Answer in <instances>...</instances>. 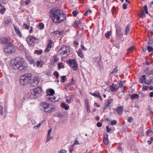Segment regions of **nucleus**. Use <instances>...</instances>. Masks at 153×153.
Instances as JSON below:
<instances>
[{
    "label": "nucleus",
    "instance_id": "nucleus-1",
    "mask_svg": "<svg viewBox=\"0 0 153 153\" xmlns=\"http://www.w3.org/2000/svg\"><path fill=\"white\" fill-rule=\"evenodd\" d=\"M50 15L53 22L55 23H62L66 19V15L60 10L52 9L50 11Z\"/></svg>",
    "mask_w": 153,
    "mask_h": 153
},
{
    "label": "nucleus",
    "instance_id": "nucleus-2",
    "mask_svg": "<svg viewBox=\"0 0 153 153\" xmlns=\"http://www.w3.org/2000/svg\"><path fill=\"white\" fill-rule=\"evenodd\" d=\"M42 89L41 87H38L34 89H32L31 91V94L30 97L31 98L36 99L41 95Z\"/></svg>",
    "mask_w": 153,
    "mask_h": 153
},
{
    "label": "nucleus",
    "instance_id": "nucleus-3",
    "mask_svg": "<svg viewBox=\"0 0 153 153\" xmlns=\"http://www.w3.org/2000/svg\"><path fill=\"white\" fill-rule=\"evenodd\" d=\"M41 111L47 113H51L53 112V110L55 109L53 106L47 103L43 102L41 104Z\"/></svg>",
    "mask_w": 153,
    "mask_h": 153
},
{
    "label": "nucleus",
    "instance_id": "nucleus-4",
    "mask_svg": "<svg viewBox=\"0 0 153 153\" xmlns=\"http://www.w3.org/2000/svg\"><path fill=\"white\" fill-rule=\"evenodd\" d=\"M32 75L30 74H28L22 75L20 78V83L22 85H24L29 82L31 80Z\"/></svg>",
    "mask_w": 153,
    "mask_h": 153
},
{
    "label": "nucleus",
    "instance_id": "nucleus-5",
    "mask_svg": "<svg viewBox=\"0 0 153 153\" xmlns=\"http://www.w3.org/2000/svg\"><path fill=\"white\" fill-rule=\"evenodd\" d=\"M19 57H16L14 59H12L10 62V65L13 66V68L15 70L19 71Z\"/></svg>",
    "mask_w": 153,
    "mask_h": 153
},
{
    "label": "nucleus",
    "instance_id": "nucleus-6",
    "mask_svg": "<svg viewBox=\"0 0 153 153\" xmlns=\"http://www.w3.org/2000/svg\"><path fill=\"white\" fill-rule=\"evenodd\" d=\"M5 52L8 54H11L15 52V50L11 42V44L6 45L4 48Z\"/></svg>",
    "mask_w": 153,
    "mask_h": 153
},
{
    "label": "nucleus",
    "instance_id": "nucleus-7",
    "mask_svg": "<svg viewBox=\"0 0 153 153\" xmlns=\"http://www.w3.org/2000/svg\"><path fill=\"white\" fill-rule=\"evenodd\" d=\"M20 71H24L27 70V65L24 62V59L20 57Z\"/></svg>",
    "mask_w": 153,
    "mask_h": 153
},
{
    "label": "nucleus",
    "instance_id": "nucleus-8",
    "mask_svg": "<svg viewBox=\"0 0 153 153\" xmlns=\"http://www.w3.org/2000/svg\"><path fill=\"white\" fill-rule=\"evenodd\" d=\"M59 55H66L67 56L69 53V48L65 46H63L58 51Z\"/></svg>",
    "mask_w": 153,
    "mask_h": 153
},
{
    "label": "nucleus",
    "instance_id": "nucleus-9",
    "mask_svg": "<svg viewBox=\"0 0 153 153\" xmlns=\"http://www.w3.org/2000/svg\"><path fill=\"white\" fill-rule=\"evenodd\" d=\"M38 79V78L37 77H36L33 80L31 79V80L29 83H30V85L32 86H37L38 85L39 83V81Z\"/></svg>",
    "mask_w": 153,
    "mask_h": 153
},
{
    "label": "nucleus",
    "instance_id": "nucleus-10",
    "mask_svg": "<svg viewBox=\"0 0 153 153\" xmlns=\"http://www.w3.org/2000/svg\"><path fill=\"white\" fill-rule=\"evenodd\" d=\"M36 40V39L34 37L30 36L27 37L26 40L27 43L31 45Z\"/></svg>",
    "mask_w": 153,
    "mask_h": 153
},
{
    "label": "nucleus",
    "instance_id": "nucleus-11",
    "mask_svg": "<svg viewBox=\"0 0 153 153\" xmlns=\"http://www.w3.org/2000/svg\"><path fill=\"white\" fill-rule=\"evenodd\" d=\"M0 42L3 44L6 45H7L11 44V42L6 38H1L0 39Z\"/></svg>",
    "mask_w": 153,
    "mask_h": 153
},
{
    "label": "nucleus",
    "instance_id": "nucleus-12",
    "mask_svg": "<svg viewBox=\"0 0 153 153\" xmlns=\"http://www.w3.org/2000/svg\"><path fill=\"white\" fill-rule=\"evenodd\" d=\"M116 35L118 36H122L123 33L121 31V28L120 26L117 25H116Z\"/></svg>",
    "mask_w": 153,
    "mask_h": 153
},
{
    "label": "nucleus",
    "instance_id": "nucleus-13",
    "mask_svg": "<svg viewBox=\"0 0 153 153\" xmlns=\"http://www.w3.org/2000/svg\"><path fill=\"white\" fill-rule=\"evenodd\" d=\"M47 96H53L55 93L54 91L52 89H49L46 91Z\"/></svg>",
    "mask_w": 153,
    "mask_h": 153
},
{
    "label": "nucleus",
    "instance_id": "nucleus-14",
    "mask_svg": "<svg viewBox=\"0 0 153 153\" xmlns=\"http://www.w3.org/2000/svg\"><path fill=\"white\" fill-rule=\"evenodd\" d=\"M119 88L118 85L117 84L114 85L113 84L111 88L110 89L112 92H114L117 91Z\"/></svg>",
    "mask_w": 153,
    "mask_h": 153
},
{
    "label": "nucleus",
    "instance_id": "nucleus-15",
    "mask_svg": "<svg viewBox=\"0 0 153 153\" xmlns=\"http://www.w3.org/2000/svg\"><path fill=\"white\" fill-rule=\"evenodd\" d=\"M108 135L107 134H104L103 135V142L105 145L108 143Z\"/></svg>",
    "mask_w": 153,
    "mask_h": 153
},
{
    "label": "nucleus",
    "instance_id": "nucleus-16",
    "mask_svg": "<svg viewBox=\"0 0 153 153\" xmlns=\"http://www.w3.org/2000/svg\"><path fill=\"white\" fill-rule=\"evenodd\" d=\"M123 106H120L116 109V111L119 114H121L122 113L123 111Z\"/></svg>",
    "mask_w": 153,
    "mask_h": 153
},
{
    "label": "nucleus",
    "instance_id": "nucleus-17",
    "mask_svg": "<svg viewBox=\"0 0 153 153\" xmlns=\"http://www.w3.org/2000/svg\"><path fill=\"white\" fill-rule=\"evenodd\" d=\"M61 107L63 108H65L66 110H68L69 108V106L68 105V104H66L64 102L62 103Z\"/></svg>",
    "mask_w": 153,
    "mask_h": 153
},
{
    "label": "nucleus",
    "instance_id": "nucleus-18",
    "mask_svg": "<svg viewBox=\"0 0 153 153\" xmlns=\"http://www.w3.org/2000/svg\"><path fill=\"white\" fill-rule=\"evenodd\" d=\"M77 53L78 54V56L81 58H83L84 57V55L83 54L81 49H79L78 51L77 52Z\"/></svg>",
    "mask_w": 153,
    "mask_h": 153
},
{
    "label": "nucleus",
    "instance_id": "nucleus-19",
    "mask_svg": "<svg viewBox=\"0 0 153 153\" xmlns=\"http://www.w3.org/2000/svg\"><path fill=\"white\" fill-rule=\"evenodd\" d=\"M152 79L153 78L152 77H150L149 79H147L146 80V81H144L145 84L147 85H149L152 82Z\"/></svg>",
    "mask_w": 153,
    "mask_h": 153
},
{
    "label": "nucleus",
    "instance_id": "nucleus-20",
    "mask_svg": "<svg viewBox=\"0 0 153 153\" xmlns=\"http://www.w3.org/2000/svg\"><path fill=\"white\" fill-rule=\"evenodd\" d=\"M76 62V61L75 59L72 60H69L68 61V63L70 66H72V65H73V64H75V62Z\"/></svg>",
    "mask_w": 153,
    "mask_h": 153
},
{
    "label": "nucleus",
    "instance_id": "nucleus-21",
    "mask_svg": "<svg viewBox=\"0 0 153 153\" xmlns=\"http://www.w3.org/2000/svg\"><path fill=\"white\" fill-rule=\"evenodd\" d=\"M15 31L16 33L19 36V29L18 26L16 25L15 24L13 25Z\"/></svg>",
    "mask_w": 153,
    "mask_h": 153
},
{
    "label": "nucleus",
    "instance_id": "nucleus-22",
    "mask_svg": "<svg viewBox=\"0 0 153 153\" xmlns=\"http://www.w3.org/2000/svg\"><path fill=\"white\" fill-rule=\"evenodd\" d=\"M11 19L9 17H7L4 19V23L5 24H7L11 21Z\"/></svg>",
    "mask_w": 153,
    "mask_h": 153
},
{
    "label": "nucleus",
    "instance_id": "nucleus-23",
    "mask_svg": "<svg viewBox=\"0 0 153 153\" xmlns=\"http://www.w3.org/2000/svg\"><path fill=\"white\" fill-rule=\"evenodd\" d=\"M129 30H130L129 25H127V26L126 28V29L125 30V34L126 35H127Z\"/></svg>",
    "mask_w": 153,
    "mask_h": 153
},
{
    "label": "nucleus",
    "instance_id": "nucleus-24",
    "mask_svg": "<svg viewBox=\"0 0 153 153\" xmlns=\"http://www.w3.org/2000/svg\"><path fill=\"white\" fill-rule=\"evenodd\" d=\"M90 94H91L93 96L98 97L99 96V95H100V94L98 91L95 92L94 93H91V92L90 93Z\"/></svg>",
    "mask_w": 153,
    "mask_h": 153
},
{
    "label": "nucleus",
    "instance_id": "nucleus-25",
    "mask_svg": "<svg viewBox=\"0 0 153 153\" xmlns=\"http://www.w3.org/2000/svg\"><path fill=\"white\" fill-rule=\"evenodd\" d=\"M130 97L132 100H134L136 98H138L139 97V96L137 94H134L131 95Z\"/></svg>",
    "mask_w": 153,
    "mask_h": 153
},
{
    "label": "nucleus",
    "instance_id": "nucleus-26",
    "mask_svg": "<svg viewBox=\"0 0 153 153\" xmlns=\"http://www.w3.org/2000/svg\"><path fill=\"white\" fill-rule=\"evenodd\" d=\"M72 68L75 70H77L78 66L77 64L76 63V62H75V64H74L73 65H72V66H71Z\"/></svg>",
    "mask_w": 153,
    "mask_h": 153
},
{
    "label": "nucleus",
    "instance_id": "nucleus-27",
    "mask_svg": "<svg viewBox=\"0 0 153 153\" xmlns=\"http://www.w3.org/2000/svg\"><path fill=\"white\" fill-rule=\"evenodd\" d=\"M58 68L59 70L61 68H64V66L62 65V63L59 62L58 63Z\"/></svg>",
    "mask_w": 153,
    "mask_h": 153
},
{
    "label": "nucleus",
    "instance_id": "nucleus-28",
    "mask_svg": "<svg viewBox=\"0 0 153 153\" xmlns=\"http://www.w3.org/2000/svg\"><path fill=\"white\" fill-rule=\"evenodd\" d=\"M38 26L40 29H42L44 27V25L43 23H40L38 25Z\"/></svg>",
    "mask_w": 153,
    "mask_h": 153
},
{
    "label": "nucleus",
    "instance_id": "nucleus-29",
    "mask_svg": "<svg viewBox=\"0 0 153 153\" xmlns=\"http://www.w3.org/2000/svg\"><path fill=\"white\" fill-rule=\"evenodd\" d=\"M62 79L61 80V82H65L67 80V78H66V76H63L61 77Z\"/></svg>",
    "mask_w": 153,
    "mask_h": 153
},
{
    "label": "nucleus",
    "instance_id": "nucleus-30",
    "mask_svg": "<svg viewBox=\"0 0 153 153\" xmlns=\"http://www.w3.org/2000/svg\"><path fill=\"white\" fill-rule=\"evenodd\" d=\"M48 42L49 43L47 45V46L51 48L52 46V44L53 43V42L51 40H49Z\"/></svg>",
    "mask_w": 153,
    "mask_h": 153
},
{
    "label": "nucleus",
    "instance_id": "nucleus-31",
    "mask_svg": "<svg viewBox=\"0 0 153 153\" xmlns=\"http://www.w3.org/2000/svg\"><path fill=\"white\" fill-rule=\"evenodd\" d=\"M43 121H42L41 122H40L38 125L36 126H34V128L35 129H37L39 128L40 126L42 125L43 123Z\"/></svg>",
    "mask_w": 153,
    "mask_h": 153
},
{
    "label": "nucleus",
    "instance_id": "nucleus-32",
    "mask_svg": "<svg viewBox=\"0 0 153 153\" xmlns=\"http://www.w3.org/2000/svg\"><path fill=\"white\" fill-rule=\"evenodd\" d=\"M42 51L41 50H40L39 51L36 50L34 51V53H37V54L38 55L41 54L42 53Z\"/></svg>",
    "mask_w": 153,
    "mask_h": 153
},
{
    "label": "nucleus",
    "instance_id": "nucleus-33",
    "mask_svg": "<svg viewBox=\"0 0 153 153\" xmlns=\"http://www.w3.org/2000/svg\"><path fill=\"white\" fill-rule=\"evenodd\" d=\"M53 75H55L56 79H58L59 78V74L57 71H55L53 73Z\"/></svg>",
    "mask_w": 153,
    "mask_h": 153
},
{
    "label": "nucleus",
    "instance_id": "nucleus-34",
    "mask_svg": "<svg viewBox=\"0 0 153 153\" xmlns=\"http://www.w3.org/2000/svg\"><path fill=\"white\" fill-rule=\"evenodd\" d=\"M74 25L76 26H78L79 25H80L82 23V22L80 20H79L76 21L74 22Z\"/></svg>",
    "mask_w": 153,
    "mask_h": 153
},
{
    "label": "nucleus",
    "instance_id": "nucleus-35",
    "mask_svg": "<svg viewBox=\"0 0 153 153\" xmlns=\"http://www.w3.org/2000/svg\"><path fill=\"white\" fill-rule=\"evenodd\" d=\"M147 49L149 51V52H150L152 51H153V48L150 46H148L147 47Z\"/></svg>",
    "mask_w": 153,
    "mask_h": 153
},
{
    "label": "nucleus",
    "instance_id": "nucleus-36",
    "mask_svg": "<svg viewBox=\"0 0 153 153\" xmlns=\"http://www.w3.org/2000/svg\"><path fill=\"white\" fill-rule=\"evenodd\" d=\"M28 59L30 64H32L34 63V60L32 58L30 57Z\"/></svg>",
    "mask_w": 153,
    "mask_h": 153
},
{
    "label": "nucleus",
    "instance_id": "nucleus-37",
    "mask_svg": "<svg viewBox=\"0 0 153 153\" xmlns=\"http://www.w3.org/2000/svg\"><path fill=\"white\" fill-rule=\"evenodd\" d=\"M53 58L54 59V60L55 62H57L59 60V59L57 58V56L56 55H54L53 56Z\"/></svg>",
    "mask_w": 153,
    "mask_h": 153
},
{
    "label": "nucleus",
    "instance_id": "nucleus-38",
    "mask_svg": "<svg viewBox=\"0 0 153 153\" xmlns=\"http://www.w3.org/2000/svg\"><path fill=\"white\" fill-rule=\"evenodd\" d=\"M79 13L78 11L77 10H75L73 12L72 14H73V16H76L77 14Z\"/></svg>",
    "mask_w": 153,
    "mask_h": 153
},
{
    "label": "nucleus",
    "instance_id": "nucleus-39",
    "mask_svg": "<svg viewBox=\"0 0 153 153\" xmlns=\"http://www.w3.org/2000/svg\"><path fill=\"white\" fill-rule=\"evenodd\" d=\"M144 10H145V13L148 14V8L146 5H145L144 7Z\"/></svg>",
    "mask_w": 153,
    "mask_h": 153
},
{
    "label": "nucleus",
    "instance_id": "nucleus-40",
    "mask_svg": "<svg viewBox=\"0 0 153 153\" xmlns=\"http://www.w3.org/2000/svg\"><path fill=\"white\" fill-rule=\"evenodd\" d=\"M86 109L87 111H90V109L89 108V104L88 102H86Z\"/></svg>",
    "mask_w": 153,
    "mask_h": 153
},
{
    "label": "nucleus",
    "instance_id": "nucleus-41",
    "mask_svg": "<svg viewBox=\"0 0 153 153\" xmlns=\"http://www.w3.org/2000/svg\"><path fill=\"white\" fill-rule=\"evenodd\" d=\"M0 114L1 115H3V108L1 106H0Z\"/></svg>",
    "mask_w": 153,
    "mask_h": 153
},
{
    "label": "nucleus",
    "instance_id": "nucleus-42",
    "mask_svg": "<svg viewBox=\"0 0 153 153\" xmlns=\"http://www.w3.org/2000/svg\"><path fill=\"white\" fill-rule=\"evenodd\" d=\"M111 33L110 31L108 32L107 33L105 34V37L106 38H109Z\"/></svg>",
    "mask_w": 153,
    "mask_h": 153
},
{
    "label": "nucleus",
    "instance_id": "nucleus-43",
    "mask_svg": "<svg viewBox=\"0 0 153 153\" xmlns=\"http://www.w3.org/2000/svg\"><path fill=\"white\" fill-rule=\"evenodd\" d=\"M41 63V61H37L36 62V66L38 67V66H39L40 65V67H42V64Z\"/></svg>",
    "mask_w": 153,
    "mask_h": 153
},
{
    "label": "nucleus",
    "instance_id": "nucleus-44",
    "mask_svg": "<svg viewBox=\"0 0 153 153\" xmlns=\"http://www.w3.org/2000/svg\"><path fill=\"white\" fill-rule=\"evenodd\" d=\"M52 137H51L50 135H47V139L46 141V142L49 141L52 138Z\"/></svg>",
    "mask_w": 153,
    "mask_h": 153
},
{
    "label": "nucleus",
    "instance_id": "nucleus-45",
    "mask_svg": "<svg viewBox=\"0 0 153 153\" xmlns=\"http://www.w3.org/2000/svg\"><path fill=\"white\" fill-rule=\"evenodd\" d=\"M135 47V46L134 45H133L130 47L128 49V51H131L133 49H134Z\"/></svg>",
    "mask_w": 153,
    "mask_h": 153
},
{
    "label": "nucleus",
    "instance_id": "nucleus-46",
    "mask_svg": "<svg viewBox=\"0 0 153 153\" xmlns=\"http://www.w3.org/2000/svg\"><path fill=\"white\" fill-rule=\"evenodd\" d=\"M6 10V9L5 8H3L0 10V13L2 14H3L4 13L5 11Z\"/></svg>",
    "mask_w": 153,
    "mask_h": 153
},
{
    "label": "nucleus",
    "instance_id": "nucleus-47",
    "mask_svg": "<svg viewBox=\"0 0 153 153\" xmlns=\"http://www.w3.org/2000/svg\"><path fill=\"white\" fill-rule=\"evenodd\" d=\"M30 2V0H26L25 1V4L26 5H28Z\"/></svg>",
    "mask_w": 153,
    "mask_h": 153
},
{
    "label": "nucleus",
    "instance_id": "nucleus-48",
    "mask_svg": "<svg viewBox=\"0 0 153 153\" xmlns=\"http://www.w3.org/2000/svg\"><path fill=\"white\" fill-rule=\"evenodd\" d=\"M117 121L115 120H112L111 122V124L112 125H115Z\"/></svg>",
    "mask_w": 153,
    "mask_h": 153
},
{
    "label": "nucleus",
    "instance_id": "nucleus-49",
    "mask_svg": "<svg viewBox=\"0 0 153 153\" xmlns=\"http://www.w3.org/2000/svg\"><path fill=\"white\" fill-rule=\"evenodd\" d=\"M51 48H49L48 47H47V48H46V49L45 50V52H48L49 51H50V50H51Z\"/></svg>",
    "mask_w": 153,
    "mask_h": 153
},
{
    "label": "nucleus",
    "instance_id": "nucleus-50",
    "mask_svg": "<svg viewBox=\"0 0 153 153\" xmlns=\"http://www.w3.org/2000/svg\"><path fill=\"white\" fill-rule=\"evenodd\" d=\"M123 82L122 81H120V83L118 85V87H120L121 88H122L123 87Z\"/></svg>",
    "mask_w": 153,
    "mask_h": 153
},
{
    "label": "nucleus",
    "instance_id": "nucleus-51",
    "mask_svg": "<svg viewBox=\"0 0 153 153\" xmlns=\"http://www.w3.org/2000/svg\"><path fill=\"white\" fill-rule=\"evenodd\" d=\"M56 97H53L52 98V101L53 102H56L58 101V100H56Z\"/></svg>",
    "mask_w": 153,
    "mask_h": 153
},
{
    "label": "nucleus",
    "instance_id": "nucleus-52",
    "mask_svg": "<svg viewBox=\"0 0 153 153\" xmlns=\"http://www.w3.org/2000/svg\"><path fill=\"white\" fill-rule=\"evenodd\" d=\"M97 127H100L102 126V124L101 123L98 122L97 123Z\"/></svg>",
    "mask_w": 153,
    "mask_h": 153
},
{
    "label": "nucleus",
    "instance_id": "nucleus-53",
    "mask_svg": "<svg viewBox=\"0 0 153 153\" xmlns=\"http://www.w3.org/2000/svg\"><path fill=\"white\" fill-rule=\"evenodd\" d=\"M145 16V15L144 14V11H142L141 12V14L140 16V17L142 18H143Z\"/></svg>",
    "mask_w": 153,
    "mask_h": 153
},
{
    "label": "nucleus",
    "instance_id": "nucleus-54",
    "mask_svg": "<svg viewBox=\"0 0 153 153\" xmlns=\"http://www.w3.org/2000/svg\"><path fill=\"white\" fill-rule=\"evenodd\" d=\"M113 100V99H111L109 100H107V103L108 104H109L111 103L112 102Z\"/></svg>",
    "mask_w": 153,
    "mask_h": 153
},
{
    "label": "nucleus",
    "instance_id": "nucleus-55",
    "mask_svg": "<svg viewBox=\"0 0 153 153\" xmlns=\"http://www.w3.org/2000/svg\"><path fill=\"white\" fill-rule=\"evenodd\" d=\"M107 131L108 132H109L111 131V128H109V127L107 126L106 127Z\"/></svg>",
    "mask_w": 153,
    "mask_h": 153
},
{
    "label": "nucleus",
    "instance_id": "nucleus-56",
    "mask_svg": "<svg viewBox=\"0 0 153 153\" xmlns=\"http://www.w3.org/2000/svg\"><path fill=\"white\" fill-rule=\"evenodd\" d=\"M147 74L149 75L153 74V70H151Z\"/></svg>",
    "mask_w": 153,
    "mask_h": 153
},
{
    "label": "nucleus",
    "instance_id": "nucleus-57",
    "mask_svg": "<svg viewBox=\"0 0 153 153\" xmlns=\"http://www.w3.org/2000/svg\"><path fill=\"white\" fill-rule=\"evenodd\" d=\"M133 120V118L131 117H130L128 118V121L129 122H131Z\"/></svg>",
    "mask_w": 153,
    "mask_h": 153
},
{
    "label": "nucleus",
    "instance_id": "nucleus-58",
    "mask_svg": "<svg viewBox=\"0 0 153 153\" xmlns=\"http://www.w3.org/2000/svg\"><path fill=\"white\" fill-rule=\"evenodd\" d=\"M127 4L126 3H125L123 4V8L124 9L126 10L127 9Z\"/></svg>",
    "mask_w": 153,
    "mask_h": 153
},
{
    "label": "nucleus",
    "instance_id": "nucleus-59",
    "mask_svg": "<svg viewBox=\"0 0 153 153\" xmlns=\"http://www.w3.org/2000/svg\"><path fill=\"white\" fill-rule=\"evenodd\" d=\"M116 12V8L114 6L113 7V8L112 9V12L113 14L114 13H115Z\"/></svg>",
    "mask_w": 153,
    "mask_h": 153
},
{
    "label": "nucleus",
    "instance_id": "nucleus-60",
    "mask_svg": "<svg viewBox=\"0 0 153 153\" xmlns=\"http://www.w3.org/2000/svg\"><path fill=\"white\" fill-rule=\"evenodd\" d=\"M147 110H148L149 111H150L151 112L152 114H153V111L152 110V108H150V106H148V107L147 108Z\"/></svg>",
    "mask_w": 153,
    "mask_h": 153
},
{
    "label": "nucleus",
    "instance_id": "nucleus-61",
    "mask_svg": "<svg viewBox=\"0 0 153 153\" xmlns=\"http://www.w3.org/2000/svg\"><path fill=\"white\" fill-rule=\"evenodd\" d=\"M81 47L82 49L83 50V51H85L87 50V49L85 48L84 46L83 45L81 44Z\"/></svg>",
    "mask_w": 153,
    "mask_h": 153
},
{
    "label": "nucleus",
    "instance_id": "nucleus-62",
    "mask_svg": "<svg viewBox=\"0 0 153 153\" xmlns=\"http://www.w3.org/2000/svg\"><path fill=\"white\" fill-rule=\"evenodd\" d=\"M118 70L117 69V68H114V69H113L112 72V73H116L118 71Z\"/></svg>",
    "mask_w": 153,
    "mask_h": 153
},
{
    "label": "nucleus",
    "instance_id": "nucleus-63",
    "mask_svg": "<svg viewBox=\"0 0 153 153\" xmlns=\"http://www.w3.org/2000/svg\"><path fill=\"white\" fill-rule=\"evenodd\" d=\"M79 144V143H78V141L77 140H75L74 141V145H76Z\"/></svg>",
    "mask_w": 153,
    "mask_h": 153
},
{
    "label": "nucleus",
    "instance_id": "nucleus-64",
    "mask_svg": "<svg viewBox=\"0 0 153 153\" xmlns=\"http://www.w3.org/2000/svg\"><path fill=\"white\" fill-rule=\"evenodd\" d=\"M59 153H66V151L65 150L63 149L60 151Z\"/></svg>",
    "mask_w": 153,
    "mask_h": 153
}]
</instances>
